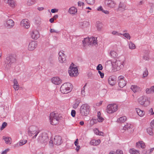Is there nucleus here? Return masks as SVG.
Here are the masks:
<instances>
[{"instance_id": "obj_1", "label": "nucleus", "mask_w": 154, "mask_h": 154, "mask_svg": "<svg viewBox=\"0 0 154 154\" xmlns=\"http://www.w3.org/2000/svg\"><path fill=\"white\" fill-rule=\"evenodd\" d=\"M125 60L124 58L121 57L117 58L113 62L112 68L115 71H118L123 68L124 66Z\"/></svg>"}, {"instance_id": "obj_2", "label": "nucleus", "mask_w": 154, "mask_h": 154, "mask_svg": "<svg viewBox=\"0 0 154 154\" xmlns=\"http://www.w3.org/2000/svg\"><path fill=\"white\" fill-rule=\"evenodd\" d=\"M40 131L38 128L35 126H31L28 128V134L30 136L32 137V139H35Z\"/></svg>"}, {"instance_id": "obj_3", "label": "nucleus", "mask_w": 154, "mask_h": 154, "mask_svg": "<svg viewBox=\"0 0 154 154\" xmlns=\"http://www.w3.org/2000/svg\"><path fill=\"white\" fill-rule=\"evenodd\" d=\"M16 59L14 55H9L6 57L5 60V66L7 69H9L12 64L15 62Z\"/></svg>"}, {"instance_id": "obj_4", "label": "nucleus", "mask_w": 154, "mask_h": 154, "mask_svg": "<svg viewBox=\"0 0 154 154\" xmlns=\"http://www.w3.org/2000/svg\"><path fill=\"white\" fill-rule=\"evenodd\" d=\"M91 109L90 106L88 104H82L80 107V112L82 116H87L89 114Z\"/></svg>"}, {"instance_id": "obj_5", "label": "nucleus", "mask_w": 154, "mask_h": 154, "mask_svg": "<svg viewBox=\"0 0 154 154\" xmlns=\"http://www.w3.org/2000/svg\"><path fill=\"white\" fill-rule=\"evenodd\" d=\"M72 85L69 83H66L62 85L60 88V91L63 94H67L70 92Z\"/></svg>"}, {"instance_id": "obj_6", "label": "nucleus", "mask_w": 154, "mask_h": 154, "mask_svg": "<svg viewBox=\"0 0 154 154\" xmlns=\"http://www.w3.org/2000/svg\"><path fill=\"white\" fill-rule=\"evenodd\" d=\"M59 117L58 114L54 112L51 113L50 116V120L51 124L53 125L57 124L59 122Z\"/></svg>"}, {"instance_id": "obj_7", "label": "nucleus", "mask_w": 154, "mask_h": 154, "mask_svg": "<svg viewBox=\"0 0 154 154\" xmlns=\"http://www.w3.org/2000/svg\"><path fill=\"white\" fill-rule=\"evenodd\" d=\"M48 138L46 134L45 133H40L37 139L38 143H44L45 145L47 144Z\"/></svg>"}, {"instance_id": "obj_8", "label": "nucleus", "mask_w": 154, "mask_h": 154, "mask_svg": "<svg viewBox=\"0 0 154 154\" xmlns=\"http://www.w3.org/2000/svg\"><path fill=\"white\" fill-rule=\"evenodd\" d=\"M74 64L72 63L69 67L68 72L69 75L72 77L76 76L78 73V69L77 67H75Z\"/></svg>"}, {"instance_id": "obj_9", "label": "nucleus", "mask_w": 154, "mask_h": 154, "mask_svg": "<svg viewBox=\"0 0 154 154\" xmlns=\"http://www.w3.org/2000/svg\"><path fill=\"white\" fill-rule=\"evenodd\" d=\"M62 143L61 137L60 136H55L53 140H51L49 142L50 146H52L53 143L55 145H60Z\"/></svg>"}, {"instance_id": "obj_10", "label": "nucleus", "mask_w": 154, "mask_h": 154, "mask_svg": "<svg viewBox=\"0 0 154 154\" xmlns=\"http://www.w3.org/2000/svg\"><path fill=\"white\" fill-rule=\"evenodd\" d=\"M118 108V105L116 104H110L107 106L106 111L108 113H112L117 111Z\"/></svg>"}, {"instance_id": "obj_11", "label": "nucleus", "mask_w": 154, "mask_h": 154, "mask_svg": "<svg viewBox=\"0 0 154 154\" xmlns=\"http://www.w3.org/2000/svg\"><path fill=\"white\" fill-rule=\"evenodd\" d=\"M139 103L141 105L146 106L149 104V101L144 96L140 97L138 99Z\"/></svg>"}, {"instance_id": "obj_12", "label": "nucleus", "mask_w": 154, "mask_h": 154, "mask_svg": "<svg viewBox=\"0 0 154 154\" xmlns=\"http://www.w3.org/2000/svg\"><path fill=\"white\" fill-rule=\"evenodd\" d=\"M58 60L60 63H64L66 61V56L63 51H60L58 53Z\"/></svg>"}, {"instance_id": "obj_13", "label": "nucleus", "mask_w": 154, "mask_h": 154, "mask_svg": "<svg viewBox=\"0 0 154 154\" xmlns=\"http://www.w3.org/2000/svg\"><path fill=\"white\" fill-rule=\"evenodd\" d=\"M37 42L36 41H32L30 42L28 45V50L31 51L34 50L37 47Z\"/></svg>"}, {"instance_id": "obj_14", "label": "nucleus", "mask_w": 154, "mask_h": 154, "mask_svg": "<svg viewBox=\"0 0 154 154\" xmlns=\"http://www.w3.org/2000/svg\"><path fill=\"white\" fill-rule=\"evenodd\" d=\"M124 78L122 75H120L118 78V84L120 88H123L126 85V82L124 80Z\"/></svg>"}, {"instance_id": "obj_15", "label": "nucleus", "mask_w": 154, "mask_h": 154, "mask_svg": "<svg viewBox=\"0 0 154 154\" xmlns=\"http://www.w3.org/2000/svg\"><path fill=\"white\" fill-rule=\"evenodd\" d=\"M109 84L111 86L114 85L116 83V78L114 76H110L108 78Z\"/></svg>"}, {"instance_id": "obj_16", "label": "nucleus", "mask_w": 154, "mask_h": 154, "mask_svg": "<svg viewBox=\"0 0 154 154\" xmlns=\"http://www.w3.org/2000/svg\"><path fill=\"white\" fill-rule=\"evenodd\" d=\"M51 82L53 84L58 85L60 84L62 82V80L58 77H54L51 79Z\"/></svg>"}, {"instance_id": "obj_17", "label": "nucleus", "mask_w": 154, "mask_h": 154, "mask_svg": "<svg viewBox=\"0 0 154 154\" xmlns=\"http://www.w3.org/2000/svg\"><path fill=\"white\" fill-rule=\"evenodd\" d=\"M21 26H23L26 29H28L29 27V23L27 19H24L21 22Z\"/></svg>"}, {"instance_id": "obj_18", "label": "nucleus", "mask_w": 154, "mask_h": 154, "mask_svg": "<svg viewBox=\"0 0 154 154\" xmlns=\"http://www.w3.org/2000/svg\"><path fill=\"white\" fill-rule=\"evenodd\" d=\"M90 25V23L87 21H84L79 23V26L80 28L84 29L88 27Z\"/></svg>"}, {"instance_id": "obj_19", "label": "nucleus", "mask_w": 154, "mask_h": 154, "mask_svg": "<svg viewBox=\"0 0 154 154\" xmlns=\"http://www.w3.org/2000/svg\"><path fill=\"white\" fill-rule=\"evenodd\" d=\"M105 3L107 5L111 8H114L116 5L114 2L112 0H106Z\"/></svg>"}, {"instance_id": "obj_20", "label": "nucleus", "mask_w": 154, "mask_h": 154, "mask_svg": "<svg viewBox=\"0 0 154 154\" xmlns=\"http://www.w3.org/2000/svg\"><path fill=\"white\" fill-rule=\"evenodd\" d=\"M142 149H144L146 147L145 143L143 141H139L136 143V146L137 148H139L140 146Z\"/></svg>"}, {"instance_id": "obj_21", "label": "nucleus", "mask_w": 154, "mask_h": 154, "mask_svg": "<svg viewBox=\"0 0 154 154\" xmlns=\"http://www.w3.org/2000/svg\"><path fill=\"white\" fill-rule=\"evenodd\" d=\"M32 38L36 39L39 37L38 32L37 30L34 31L32 34Z\"/></svg>"}, {"instance_id": "obj_22", "label": "nucleus", "mask_w": 154, "mask_h": 154, "mask_svg": "<svg viewBox=\"0 0 154 154\" xmlns=\"http://www.w3.org/2000/svg\"><path fill=\"white\" fill-rule=\"evenodd\" d=\"M100 142L101 141L100 139L97 140L95 139H93L91 140L90 144L91 145L97 146L100 144Z\"/></svg>"}, {"instance_id": "obj_23", "label": "nucleus", "mask_w": 154, "mask_h": 154, "mask_svg": "<svg viewBox=\"0 0 154 154\" xmlns=\"http://www.w3.org/2000/svg\"><path fill=\"white\" fill-rule=\"evenodd\" d=\"M14 22L12 20L10 19L6 21V26L9 28L12 27L14 25Z\"/></svg>"}, {"instance_id": "obj_24", "label": "nucleus", "mask_w": 154, "mask_h": 154, "mask_svg": "<svg viewBox=\"0 0 154 154\" xmlns=\"http://www.w3.org/2000/svg\"><path fill=\"white\" fill-rule=\"evenodd\" d=\"M136 110L138 115L140 117H143L144 115L145 112L140 109L137 108L136 109Z\"/></svg>"}, {"instance_id": "obj_25", "label": "nucleus", "mask_w": 154, "mask_h": 154, "mask_svg": "<svg viewBox=\"0 0 154 154\" xmlns=\"http://www.w3.org/2000/svg\"><path fill=\"white\" fill-rule=\"evenodd\" d=\"M6 3H8L11 7L14 8L15 5L14 2L13 0H4Z\"/></svg>"}, {"instance_id": "obj_26", "label": "nucleus", "mask_w": 154, "mask_h": 154, "mask_svg": "<svg viewBox=\"0 0 154 154\" xmlns=\"http://www.w3.org/2000/svg\"><path fill=\"white\" fill-rule=\"evenodd\" d=\"M129 152L131 154H140V152L139 150L133 148L130 149L129 150Z\"/></svg>"}, {"instance_id": "obj_27", "label": "nucleus", "mask_w": 154, "mask_h": 154, "mask_svg": "<svg viewBox=\"0 0 154 154\" xmlns=\"http://www.w3.org/2000/svg\"><path fill=\"white\" fill-rule=\"evenodd\" d=\"M77 12V10L74 7H72L69 10V12L71 14H74Z\"/></svg>"}, {"instance_id": "obj_28", "label": "nucleus", "mask_w": 154, "mask_h": 154, "mask_svg": "<svg viewBox=\"0 0 154 154\" xmlns=\"http://www.w3.org/2000/svg\"><path fill=\"white\" fill-rule=\"evenodd\" d=\"M13 88L15 91L18 90L19 88V85L16 79L14 80Z\"/></svg>"}, {"instance_id": "obj_29", "label": "nucleus", "mask_w": 154, "mask_h": 154, "mask_svg": "<svg viewBox=\"0 0 154 154\" xmlns=\"http://www.w3.org/2000/svg\"><path fill=\"white\" fill-rule=\"evenodd\" d=\"M131 89L134 93L140 90V88L137 85H132L131 88Z\"/></svg>"}, {"instance_id": "obj_30", "label": "nucleus", "mask_w": 154, "mask_h": 154, "mask_svg": "<svg viewBox=\"0 0 154 154\" xmlns=\"http://www.w3.org/2000/svg\"><path fill=\"white\" fill-rule=\"evenodd\" d=\"M96 26L97 30L99 31H100L101 30L103 26V24L99 21H97L96 23Z\"/></svg>"}, {"instance_id": "obj_31", "label": "nucleus", "mask_w": 154, "mask_h": 154, "mask_svg": "<svg viewBox=\"0 0 154 154\" xmlns=\"http://www.w3.org/2000/svg\"><path fill=\"white\" fill-rule=\"evenodd\" d=\"M125 5L124 3L120 2L118 8V10L120 11H123L125 10Z\"/></svg>"}, {"instance_id": "obj_32", "label": "nucleus", "mask_w": 154, "mask_h": 154, "mask_svg": "<svg viewBox=\"0 0 154 154\" xmlns=\"http://www.w3.org/2000/svg\"><path fill=\"white\" fill-rule=\"evenodd\" d=\"M109 54L110 56L114 58L117 57L118 55L117 53L113 50H111Z\"/></svg>"}, {"instance_id": "obj_33", "label": "nucleus", "mask_w": 154, "mask_h": 154, "mask_svg": "<svg viewBox=\"0 0 154 154\" xmlns=\"http://www.w3.org/2000/svg\"><path fill=\"white\" fill-rule=\"evenodd\" d=\"M126 119V117L124 116L119 118L117 119V121L119 122L122 123L125 122Z\"/></svg>"}, {"instance_id": "obj_34", "label": "nucleus", "mask_w": 154, "mask_h": 154, "mask_svg": "<svg viewBox=\"0 0 154 154\" xmlns=\"http://www.w3.org/2000/svg\"><path fill=\"white\" fill-rule=\"evenodd\" d=\"M154 129L153 128L151 127L150 128H149L147 129V133L149 134L150 135L152 136L153 134V133L152 131V130Z\"/></svg>"}, {"instance_id": "obj_35", "label": "nucleus", "mask_w": 154, "mask_h": 154, "mask_svg": "<svg viewBox=\"0 0 154 154\" xmlns=\"http://www.w3.org/2000/svg\"><path fill=\"white\" fill-rule=\"evenodd\" d=\"M86 86V84H85L82 88L81 90V93L82 97L85 96L86 94V91H85V87Z\"/></svg>"}, {"instance_id": "obj_36", "label": "nucleus", "mask_w": 154, "mask_h": 154, "mask_svg": "<svg viewBox=\"0 0 154 154\" xmlns=\"http://www.w3.org/2000/svg\"><path fill=\"white\" fill-rule=\"evenodd\" d=\"M90 42L93 41L92 43V45H96L97 44V38L94 37L90 38Z\"/></svg>"}, {"instance_id": "obj_37", "label": "nucleus", "mask_w": 154, "mask_h": 154, "mask_svg": "<svg viewBox=\"0 0 154 154\" xmlns=\"http://www.w3.org/2000/svg\"><path fill=\"white\" fill-rule=\"evenodd\" d=\"M143 70V78L147 77L148 75V71L146 68H144Z\"/></svg>"}, {"instance_id": "obj_38", "label": "nucleus", "mask_w": 154, "mask_h": 154, "mask_svg": "<svg viewBox=\"0 0 154 154\" xmlns=\"http://www.w3.org/2000/svg\"><path fill=\"white\" fill-rule=\"evenodd\" d=\"M89 42H90V38H84L82 41L83 44L84 45H85L89 43Z\"/></svg>"}, {"instance_id": "obj_39", "label": "nucleus", "mask_w": 154, "mask_h": 154, "mask_svg": "<svg viewBox=\"0 0 154 154\" xmlns=\"http://www.w3.org/2000/svg\"><path fill=\"white\" fill-rule=\"evenodd\" d=\"M129 47L131 49H134L136 48L135 45L132 42H130L129 43Z\"/></svg>"}, {"instance_id": "obj_40", "label": "nucleus", "mask_w": 154, "mask_h": 154, "mask_svg": "<svg viewBox=\"0 0 154 154\" xmlns=\"http://www.w3.org/2000/svg\"><path fill=\"white\" fill-rule=\"evenodd\" d=\"M36 2V0H28L27 2V5L29 6H30L34 4Z\"/></svg>"}, {"instance_id": "obj_41", "label": "nucleus", "mask_w": 154, "mask_h": 154, "mask_svg": "<svg viewBox=\"0 0 154 154\" xmlns=\"http://www.w3.org/2000/svg\"><path fill=\"white\" fill-rule=\"evenodd\" d=\"M149 5L150 7L149 11L150 13H153L154 11V6L152 3H150Z\"/></svg>"}, {"instance_id": "obj_42", "label": "nucleus", "mask_w": 154, "mask_h": 154, "mask_svg": "<svg viewBox=\"0 0 154 154\" xmlns=\"http://www.w3.org/2000/svg\"><path fill=\"white\" fill-rule=\"evenodd\" d=\"M79 103L80 101L79 100H76L75 102L73 105L74 108L75 109L77 108L79 105Z\"/></svg>"}, {"instance_id": "obj_43", "label": "nucleus", "mask_w": 154, "mask_h": 154, "mask_svg": "<svg viewBox=\"0 0 154 154\" xmlns=\"http://www.w3.org/2000/svg\"><path fill=\"white\" fill-rule=\"evenodd\" d=\"M131 125L130 124H127L125 125L123 127V129L124 130H128L130 128Z\"/></svg>"}, {"instance_id": "obj_44", "label": "nucleus", "mask_w": 154, "mask_h": 154, "mask_svg": "<svg viewBox=\"0 0 154 154\" xmlns=\"http://www.w3.org/2000/svg\"><path fill=\"white\" fill-rule=\"evenodd\" d=\"M27 142L26 140H21L19 142V145L20 146H22L26 144Z\"/></svg>"}, {"instance_id": "obj_45", "label": "nucleus", "mask_w": 154, "mask_h": 154, "mask_svg": "<svg viewBox=\"0 0 154 154\" xmlns=\"http://www.w3.org/2000/svg\"><path fill=\"white\" fill-rule=\"evenodd\" d=\"M122 35L128 39H130L131 38L130 35L128 33H125L124 34H122Z\"/></svg>"}, {"instance_id": "obj_46", "label": "nucleus", "mask_w": 154, "mask_h": 154, "mask_svg": "<svg viewBox=\"0 0 154 154\" xmlns=\"http://www.w3.org/2000/svg\"><path fill=\"white\" fill-rule=\"evenodd\" d=\"M3 138L4 140L6 143H9L10 140L11 139V138H8L4 136L3 137Z\"/></svg>"}, {"instance_id": "obj_47", "label": "nucleus", "mask_w": 154, "mask_h": 154, "mask_svg": "<svg viewBox=\"0 0 154 154\" xmlns=\"http://www.w3.org/2000/svg\"><path fill=\"white\" fill-rule=\"evenodd\" d=\"M113 62H112L111 60H109L107 61L106 63V66H112Z\"/></svg>"}, {"instance_id": "obj_48", "label": "nucleus", "mask_w": 154, "mask_h": 154, "mask_svg": "<svg viewBox=\"0 0 154 154\" xmlns=\"http://www.w3.org/2000/svg\"><path fill=\"white\" fill-rule=\"evenodd\" d=\"M86 2L89 4L93 5L94 3L95 0H85Z\"/></svg>"}, {"instance_id": "obj_49", "label": "nucleus", "mask_w": 154, "mask_h": 154, "mask_svg": "<svg viewBox=\"0 0 154 154\" xmlns=\"http://www.w3.org/2000/svg\"><path fill=\"white\" fill-rule=\"evenodd\" d=\"M112 34L113 35H116L118 36L122 35V34L119 33L118 32L113 31L112 32Z\"/></svg>"}, {"instance_id": "obj_50", "label": "nucleus", "mask_w": 154, "mask_h": 154, "mask_svg": "<svg viewBox=\"0 0 154 154\" xmlns=\"http://www.w3.org/2000/svg\"><path fill=\"white\" fill-rule=\"evenodd\" d=\"M7 123L6 122H4L2 125V126L1 128L0 129L2 130L7 125Z\"/></svg>"}, {"instance_id": "obj_51", "label": "nucleus", "mask_w": 154, "mask_h": 154, "mask_svg": "<svg viewBox=\"0 0 154 154\" xmlns=\"http://www.w3.org/2000/svg\"><path fill=\"white\" fill-rule=\"evenodd\" d=\"M151 87L149 88H146V93L147 94H149L152 93V91L151 90Z\"/></svg>"}, {"instance_id": "obj_52", "label": "nucleus", "mask_w": 154, "mask_h": 154, "mask_svg": "<svg viewBox=\"0 0 154 154\" xmlns=\"http://www.w3.org/2000/svg\"><path fill=\"white\" fill-rule=\"evenodd\" d=\"M103 69V66L101 64H99L97 67V69L99 70H101Z\"/></svg>"}, {"instance_id": "obj_53", "label": "nucleus", "mask_w": 154, "mask_h": 154, "mask_svg": "<svg viewBox=\"0 0 154 154\" xmlns=\"http://www.w3.org/2000/svg\"><path fill=\"white\" fill-rule=\"evenodd\" d=\"M143 58L144 60H148L150 59V57L149 55H146L144 56Z\"/></svg>"}, {"instance_id": "obj_54", "label": "nucleus", "mask_w": 154, "mask_h": 154, "mask_svg": "<svg viewBox=\"0 0 154 154\" xmlns=\"http://www.w3.org/2000/svg\"><path fill=\"white\" fill-rule=\"evenodd\" d=\"M76 112L74 110H72L71 112V115L72 117H74L75 116Z\"/></svg>"}, {"instance_id": "obj_55", "label": "nucleus", "mask_w": 154, "mask_h": 154, "mask_svg": "<svg viewBox=\"0 0 154 154\" xmlns=\"http://www.w3.org/2000/svg\"><path fill=\"white\" fill-rule=\"evenodd\" d=\"M97 119L99 122H102L103 121L104 119L103 118L100 116V117H97Z\"/></svg>"}, {"instance_id": "obj_56", "label": "nucleus", "mask_w": 154, "mask_h": 154, "mask_svg": "<svg viewBox=\"0 0 154 154\" xmlns=\"http://www.w3.org/2000/svg\"><path fill=\"white\" fill-rule=\"evenodd\" d=\"M50 32L51 33L55 32L56 33H58L59 32L58 30H55L54 29H51Z\"/></svg>"}, {"instance_id": "obj_57", "label": "nucleus", "mask_w": 154, "mask_h": 154, "mask_svg": "<svg viewBox=\"0 0 154 154\" xmlns=\"http://www.w3.org/2000/svg\"><path fill=\"white\" fill-rule=\"evenodd\" d=\"M150 125V127L153 128H154V119L151 121Z\"/></svg>"}, {"instance_id": "obj_58", "label": "nucleus", "mask_w": 154, "mask_h": 154, "mask_svg": "<svg viewBox=\"0 0 154 154\" xmlns=\"http://www.w3.org/2000/svg\"><path fill=\"white\" fill-rule=\"evenodd\" d=\"M116 152L117 154H123L122 151L119 149L117 150L116 151Z\"/></svg>"}, {"instance_id": "obj_59", "label": "nucleus", "mask_w": 154, "mask_h": 154, "mask_svg": "<svg viewBox=\"0 0 154 154\" xmlns=\"http://www.w3.org/2000/svg\"><path fill=\"white\" fill-rule=\"evenodd\" d=\"M149 113L150 115H154V112L152 108H151L149 111Z\"/></svg>"}, {"instance_id": "obj_60", "label": "nucleus", "mask_w": 154, "mask_h": 154, "mask_svg": "<svg viewBox=\"0 0 154 154\" xmlns=\"http://www.w3.org/2000/svg\"><path fill=\"white\" fill-rule=\"evenodd\" d=\"M58 9H52L51 10V11L52 13H55L57 12Z\"/></svg>"}, {"instance_id": "obj_61", "label": "nucleus", "mask_w": 154, "mask_h": 154, "mask_svg": "<svg viewBox=\"0 0 154 154\" xmlns=\"http://www.w3.org/2000/svg\"><path fill=\"white\" fill-rule=\"evenodd\" d=\"M78 3L79 6H83L84 5V3L82 2L79 1V2Z\"/></svg>"}, {"instance_id": "obj_62", "label": "nucleus", "mask_w": 154, "mask_h": 154, "mask_svg": "<svg viewBox=\"0 0 154 154\" xmlns=\"http://www.w3.org/2000/svg\"><path fill=\"white\" fill-rule=\"evenodd\" d=\"M9 149H5L4 151H3L2 153V154H6L7 152L9 151Z\"/></svg>"}, {"instance_id": "obj_63", "label": "nucleus", "mask_w": 154, "mask_h": 154, "mask_svg": "<svg viewBox=\"0 0 154 154\" xmlns=\"http://www.w3.org/2000/svg\"><path fill=\"white\" fill-rule=\"evenodd\" d=\"M79 140L78 139H77L74 142V144L75 146H77L79 144Z\"/></svg>"}, {"instance_id": "obj_64", "label": "nucleus", "mask_w": 154, "mask_h": 154, "mask_svg": "<svg viewBox=\"0 0 154 154\" xmlns=\"http://www.w3.org/2000/svg\"><path fill=\"white\" fill-rule=\"evenodd\" d=\"M147 151L146 150H143L141 152V154H146Z\"/></svg>"}]
</instances>
